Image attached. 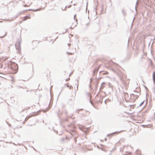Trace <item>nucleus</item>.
<instances>
[{
	"label": "nucleus",
	"mask_w": 155,
	"mask_h": 155,
	"mask_svg": "<svg viewBox=\"0 0 155 155\" xmlns=\"http://www.w3.org/2000/svg\"><path fill=\"white\" fill-rule=\"evenodd\" d=\"M153 81L155 83V71L154 72L153 74Z\"/></svg>",
	"instance_id": "obj_4"
},
{
	"label": "nucleus",
	"mask_w": 155,
	"mask_h": 155,
	"mask_svg": "<svg viewBox=\"0 0 155 155\" xmlns=\"http://www.w3.org/2000/svg\"><path fill=\"white\" fill-rule=\"evenodd\" d=\"M20 44L21 42L19 40H18V41L16 42L15 44V47L16 48L17 50H18L19 51V53H20V51L21 50Z\"/></svg>",
	"instance_id": "obj_2"
},
{
	"label": "nucleus",
	"mask_w": 155,
	"mask_h": 155,
	"mask_svg": "<svg viewBox=\"0 0 155 155\" xmlns=\"http://www.w3.org/2000/svg\"><path fill=\"white\" fill-rule=\"evenodd\" d=\"M67 54L68 55H71L73 54V53L69 52H67Z\"/></svg>",
	"instance_id": "obj_6"
},
{
	"label": "nucleus",
	"mask_w": 155,
	"mask_h": 155,
	"mask_svg": "<svg viewBox=\"0 0 155 155\" xmlns=\"http://www.w3.org/2000/svg\"><path fill=\"white\" fill-rule=\"evenodd\" d=\"M74 142H75L76 143V142H77V138H76V137H75L74 138Z\"/></svg>",
	"instance_id": "obj_9"
},
{
	"label": "nucleus",
	"mask_w": 155,
	"mask_h": 155,
	"mask_svg": "<svg viewBox=\"0 0 155 155\" xmlns=\"http://www.w3.org/2000/svg\"><path fill=\"white\" fill-rule=\"evenodd\" d=\"M67 87H69V89H71V87H72V88L73 87H72V86H70V87H69V85H67Z\"/></svg>",
	"instance_id": "obj_8"
},
{
	"label": "nucleus",
	"mask_w": 155,
	"mask_h": 155,
	"mask_svg": "<svg viewBox=\"0 0 155 155\" xmlns=\"http://www.w3.org/2000/svg\"><path fill=\"white\" fill-rule=\"evenodd\" d=\"M62 91V90L61 91V92L59 94V95H58V96H59V95H60V94H61V92Z\"/></svg>",
	"instance_id": "obj_18"
},
{
	"label": "nucleus",
	"mask_w": 155,
	"mask_h": 155,
	"mask_svg": "<svg viewBox=\"0 0 155 155\" xmlns=\"http://www.w3.org/2000/svg\"><path fill=\"white\" fill-rule=\"evenodd\" d=\"M76 22H77V24H78V23H77V19H76Z\"/></svg>",
	"instance_id": "obj_23"
},
{
	"label": "nucleus",
	"mask_w": 155,
	"mask_h": 155,
	"mask_svg": "<svg viewBox=\"0 0 155 155\" xmlns=\"http://www.w3.org/2000/svg\"><path fill=\"white\" fill-rule=\"evenodd\" d=\"M26 20V19H25V18H24L23 19V21H25Z\"/></svg>",
	"instance_id": "obj_20"
},
{
	"label": "nucleus",
	"mask_w": 155,
	"mask_h": 155,
	"mask_svg": "<svg viewBox=\"0 0 155 155\" xmlns=\"http://www.w3.org/2000/svg\"><path fill=\"white\" fill-rule=\"evenodd\" d=\"M68 45L69 46L70 45H71V44H69V43H68Z\"/></svg>",
	"instance_id": "obj_16"
},
{
	"label": "nucleus",
	"mask_w": 155,
	"mask_h": 155,
	"mask_svg": "<svg viewBox=\"0 0 155 155\" xmlns=\"http://www.w3.org/2000/svg\"><path fill=\"white\" fill-rule=\"evenodd\" d=\"M1 64V68H2V67H3V64Z\"/></svg>",
	"instance_id": "obj_13"
},
{
	"label": "nucleus",
	"mask_w": 155,
	"mask_h": 155,
	"mask_svg": "<svg viewBox=\"0 0 155 155\" xmlns=\"http://www.w3.org/2000/svg\"><path fill=\"white\" fill-rule=\"evenodd\" d=\"M8 66L9 68L12 70V73L13 74H15L18 71V67L17 64L15 62L10 61L8 64Z\"/></svg>",
	"instance_id": "obj_1"
},
{
	"label": "nucleus",
	"mask_w": 155,
	"mask_h": 155,
	"mask_svg": "<svg viewBox=\"0 0 155 155\" xmlns=\"http://www.w3.org/2000/svg\"><path fill=\"white\" fill-rule=\"evenodd\" d=\"M41 9H42V10H43V9H44V8H41Z\"/></svg>",
	"instance_id": "obj_27"
},
{
	"label": "nucleus",
	"mask_w": 155,
	"mask_h": 155,
	"mask_svg": "<svg viewBox=\"0 0 155 155\" xmlns=\"http://www.w3.org/2000/svg\"><path fill=\"white\" fill-rule=\"evenodd\" d=\"M69 79H70V78H67L66 79V81H68Z\"/></svg>",
	"instance_id": "obj_12"
},
{
	"label": "nucleus",
	"mask_w": 155,
	"mask_h": 155,
	"mask_svg": "<svg viewBox=\"0 0 155 155\" xmlns=\"http://www.w3.org/2000/svg\"><path fill=\"white\" fill-rule=\"evenodd\" d=\"M65 140V138H62L61 139V140L62 141H64Z\"/></svg>",
	"instance_id": "obj_7"
},
{
	"label": "nucleus",
	"mask_w": 155,
	"mask_h": 155,
	"mask_svg": "<svg viewBox=\"0 0 155 155\" xmlns=\"http://www.w3.org/2000/svg\"><path fill=\"white\" fill-rule=\"evenodd\" d=\"M18 88H22V87H20V86H18Z\"/></svg>",
	"instance_id": "obj_15"
},
{
	"label": "nucleus",
	"mask_w": 155,
	"mask_h": 155,
	"mask_svg": "<svg viewBox=\"0 0 155 155\" xmlns=\"http://www.w3.org/2000/svg\"><path fill=\"white\" fill-rule=\"evenodd\" d=\"M28 119H26V118H25V121H26Z\"/></svg>",
	"instance_id": "obj_21"
},
{
	"label": "nucleus",
	"mask_w": 155,
	"mask_h": 155,
	"mask_svg": "<svg viewBox=\"0 0 155 155\" xmlns=\"http://www.w3.org/2000/svg\"><path fill=\"white\" fill-rule=\"evenodd\" d=\"M75 26H76V25H75Z\"/></svg>",
	"instance_id": "obj_29"
},
{
	"label": "nucleus",
	"mask_w": 155,
	"mask_h": 155,
	"mask_svg": "<svg viewBox=\"0 0 155 155\" xmlns=\"http://www.w3.org/2000/svg\"><path fill=\"white\" fill-rule=\"evenodd\" d=\"M6 35V34H5V35L4 36H3L2 37H4L5 36V35Z\"/></svg>",
	"instance_id": "obj_25"
},
{
	"label": "nucleus",
	"mask_w": 155,
	"mask_h": 155,
	"mask_svg": "<svg viewBox=\"0 0 155 155\" xmlns=\"http://www.w3.org/2000/svg\"><path fill=\"white\" fill-rule=\"evenodd\" d=\"M76 15H74V20H75V18H76Z\"/></svg>",
	"instance_id": "obj_11"
},
{
	"label": "nucleus",
	"mask_w": 155,
	"mask_h": 155,
	"mask_svg": "<svg viewBox=\"0 0 155 155\" xmlns=\"http://www.w3.org/2000/svg\"><path fill=\"white\" fill-rule=\"evenodd\" d=\"M71 73H71V74H69V76H70L71 75Z\"/></svg>",
	"instance_id": "obj_24"
},
{
	"label": "nucleus",
	"mask_w": 155,
	"mask_h": 155,
	"mask_svg": "<svg viewBox=\"0 0 155 155\" xmlns=\"http://www.w3.org/2000/svg\"><path fill=\"white\" fill-rule=\"evenodd\" d=\"M24 6L25 7L28 6H27V5H24Z\"/></svg>",
	"instance_id": "obj_17"
},
{
	"label": "nucleus",
	"mask_w": 155,
	"mask_h": 155,
	"mask_svg": "<svg viewBox=\"0 0 155 155\" xmlns=\"http://www.w3.org/2000/svg\"><path fill=\"white\" fill-rule=\"evenodd\" d=\"M71 5H70L68 6V8H70L71 7Z\"/></svg>",
	"instance_id": "obj_14"
},
{
	"label": "nucleus",
	"mask_w": 155,
	"mask_h": 155,
	"mask_svg": "<svg viewBox=\"0 0 155 155\" xmlns=\"http://www.w3.org/2000/svg\"><path fill=\"white\" fill-rule=\"evenodd\" d=\"M28 91H28V90H27V91H27V92H28Z\"/></svg>",
	"instance_id": "obj_28"
},
{
	"label": "nucleus",
	"mask_w": 155,
	"mask_h": 155,
	"mask_svg": "<svg viewBox=\"0 0 155 155\" xmlns=\"http://www.w3.org/2000/svg\"><path fill=\"white\" fill-rule=\"evenodd\" d=\"M77 89L78 90V85L76 86Z\"/></svg>",
	"instance_id": "obj_26"
},
{
	"label": "nucleus",
	"mask_w": 155,
	"mask_h": 155,
	"mask_svg": "<svg viewBox=\"0 0 155 155\" xmlns=\"http://www.w3.org/2000/svg\"><path fill=\"white\" fill-rule=\"evenodd\" d=\"M21 13V12H19L15 17V18H16L18 16H19Z\"/></svg>",
	"instance_id": "obj_5"
},
{
	"label": "nucleus",
	"mask_w": 155,
	"mask_h": 155,
	"mask_svg": "<svg viewBox=\"0 0 155 155\" xmlns=\"http://www.w3.org/2000/svg\"><path fill=\"white\" fill-rule=\"evenodd\" d=\"M8 125L9 127L11 126V125L10 124H8Z\"/></svg>",
	"instance_id": "obj_22"
},
{
	"label": "nucleus",
	"mask_w": 155,
	"mask_h": 155,
	"mask_svg": "<svg viewBox=\"0 0 155 155\" xmlns=\"http://www.w3.org/2000/svg\"><path fill=\"white\" fill-rule=\"evenodd\" d=\"M76 155V154H74V155Z\"/></svg>",
	"instance_id": "obj_30"
},
{
	"label": "nucleus",
	"mask_w": 155,
	"mask_h": 155,
	"mask_svg": "<svg viewBox=\"0 0 155 155\" xmlns=\"http://www.w3.org/2000/svg\"><path fill=\"white\" fill-rule=\"evenodd\" d=\"M144 101H142V102H141V103L140 104V105H139V106H141L142 105V104H143V103Z\"/></svg>",
	"instance_id": "obj_10"
},
{
	"label": "nucleus",
	"mask_w": 155,
	"mask_h": 155,
	"mask_svg": "<svg viewBox=\"0 0 155 155\" xmlns=\"http://www.w3.org/2000/svg\"><path fill=\"white\" fill-rule=\"evenodd\" d=\"M41 9V8H38V9H34H34H28V10H27L31 11H33V12H36V11H39V10H40ZM26 10L27 11V10Z\"/></svg>",
	"instance_id": "obj_3"
},
{
	"label": "nucleus",
	"mask_w": 155,
	"mask_h": 155,
	"mask_svg": "<svg viewBox=\"0 0 155 155\" xmlns=\"http://www.w3.org/2000/svg\"><path fill=\"white\" fill-rule=\"evenodd\" d=\"M67 6H66L65 8H64V9L63 10H65V8H66L67 7Z\"/></svg>",
	"instance_id": "obj_19"
}]
</instances>
